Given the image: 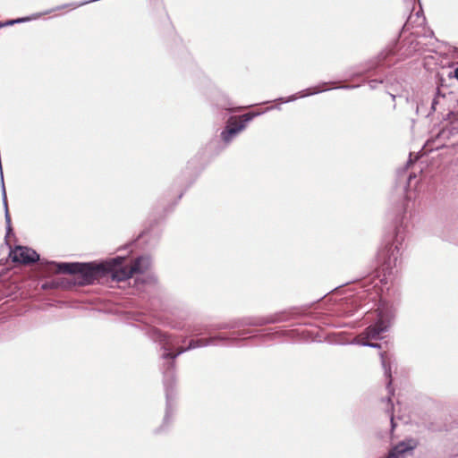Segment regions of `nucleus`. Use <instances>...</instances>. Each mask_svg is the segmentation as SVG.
<instances>
[{"label":"nucleus","instance_id":"2","mask_svg":"<svg viewBox=\"0 0 458 458\" xmlns=\"http://www.w3.org/2000/svg\"><path fill=\"white\" fill-rule=\"evenodd\" d=\"M149 338L155 343H158L161 348L164 350L161 357L166 360V368L164 369V386L165 389L166 397V411L165 415V421H166L172 412V398H173V388L175 383L174 371L176 358L166 357V352H173L172 350L175 348V344L178 343V337L176 335H168L163 333L159 329L153 327L148 331Z\"/></svg>","mask_w":458,"mask_h":458},{"label":"nucleus","instance_id":"23","mask_svg":"<svg viewBox=\"0 0 458 458\" xmlns=\"http://www.w3.org/2000/svg\"><path fill=\"white\" fill-rule=\"evenodd\" d=\"M438 96H440V90L439 89H437V97H438Z\"/></svg>","mask_w":458,"mask_h":458},{"label":"nucleus","instance_id":"20","mask_svg":"<svg viewBox=\"0 0 458 458\" xmlns=\"http://www.w3.org/2000/svg\"><path fill=\"white\" fill-rule=\"evenodd\" d=\"M380 282H384V284H387V280H386V277L385 276L384 279H381Z\"/></svg>","mask_w":458,"mask_h":458},{"label":"nucleus","instance_id":"21","mask_svg":"<svg viewBox=\"0 0 458 458\" xmlns=\"http://www.w3.org/2000/svg\"><path fill=\"white\" fill-rule=\"evenodd\" d=\"M412 177L413 176L411 174H410L409 177H408V182H410L412 179Z\"/></svg>","mask_w":458,"mask_h":458},{"label":"nucleus","instance_id":"25","mask_svg":"<svg viewBox=\"0 0 458 458\" xmlns=\"http://www.w3.org/2000/svg\"><path fill=\"white\" fill-rule=\"evenodd\" d=\"M61 8H62L61 6H58L55 10H60Z\"/></svg>","mask_w":458,"mask_h":458},{"label":"nucleus","instance_id":"19","mask_svg":"<svg viewBox=\"0 0 458 458\" xmlns=\"http://www.w3.org/2000/svg\"><path fill=\"white\" fill-rule=\"evenodd\" d=\"M454 76L458 80V67L454 71Z\"/></svg>","mask_w":458,"mask_h":458},{"label":"nucleus","instance_id":"7","mask_svg":"<svg viewBox=\"0 0 458 458\" xmlns=\"http://www.w3.org/2000/svg\"><path fill=\"white\" fill-rule=\"evenodd\" d=\"M281 319L276 316H271L268 318L258 317V318H243L241 319L233 320L228 323H223L216 327V329H231L237 328L246 326L261 327L267 324H274L280 322Z\"/></svg>","mask_w":458,"mask_h":458},{"label":"nucleus","instance_id":"24","mask_svg":"<svg viewBox=\"0 0 458 458\" xmlns=\"http://www.w3.org/2000/svg\"><path fill=\"white\" fill-rule=\"evenodd\" d=\"M390 95H391L392 98L394 100L395 95H394V94H390Z\"/></svg>","mask_w":458,"mask_h":458},{"label":"nucleus","instance_id":"8","mask_svg":"<svg viewBox=\"0 0 458 458\" xmlns=\"http://www.w3.org/2000/svg\"><path fill=\"white\" fill-rule=\"evenodd\" d=\"M217 340H224V338L221 337V336H214V337H209V338L191 339L189 342L188 346H186V347H178L176 349L175 352H166L165 356L166 357L177 358L179 355L182 354L185 352H188V351H191V350H194V349H198V348H201V347H206V346H208V345L216 344V342Z\"/></svg>","mask_w":458,"mask_h":458},{"label":"nucleus","instance_id":"5","mask_svg":"<svg viewBox=\"0 0 458 458\" xmlns=\"http://www.w3.org/2000/svg\"><path fill=\"white\" fill-rule=\"evenodd\" d=\"M120 261L116 262L114 271L112 273V280L116 282L124 281L133 275L143 274L151 266V259L148 256H140L135 259L130 267H122L123 257H119Z\"/></svg>","mask_w":458,"mask_h":458},{"label":"nucleus","instance_id":"6","mask_svg":"<svg viewBox=\"0 0 458 458\" xmlns=\"http://www.w3.org/2000/svg\"><path fill=\"white\" fill-rule=\"evenodd\" d=\"M258 114H244L240 117L241 121L238 122L236 118H230L227 122L225 129L221 132L223 141L227 145L232 140L246 127V124L252 120Z\"/></svg>","mask_w":458,"mask_h":458},{"label":"nucleus","instance_id":"14","mask_svg":"<svg viewBox=\"0 0 458 458\" xmlns=\"http://www.w3.org/2000/svg\"><path fill=\"white\" fill-rule=\"evenodd\" d=\"M39 16H40L39 14H36V15H34L32 17V19L38 18ZM30 20H31L30 17H24V18H19V19H15V20H9L6 22H4V24H0V27H2V26H11V25H13V24H16V23L29 21Z\"/></svg>","mask_w":458,"mask_h":458},{"label":"nucleus","instance_id":"17","mask_svg":"<svg viewBox=\"0 0 458 458\" xmlns=\"http://www.w3.org/2000/svg\"><path fill=\"white\" fill-rule=\"evenodd\" d=\"M191 332H192V334H193V335H199L201 334L200 332H199V329H197V328H193V329L191 330Z\"/></svg>","mask_w":458,"mask_h":458},{"label":"nucleus","instance_id":"13","mask_svg":"<svg viewBox=\"0 0 458 458\" xmlns=\"http://www.w3.org/2000/svg\"><path fill=\"white\" fill-rule=\"evenodd\" d=\"M395 43H391L377 56L378 63L385 61L389 55H394Z\"/></svg>","mask_w":458,"mask_h":458},{"label":"nucleus","instance_id":"4","mask_svg":"<svg viewBox=\"0 0 458 458\" xmlns=\"http://www.w3.org/2000/svg\"><path fill=\"white\" fill-rule=\"evenodd\" d=\"M377 320L375 324L368 327L365 331L360 335L358 344L370 348L380 349L381 344L372 343L370 340H378L381 335L386 332L393 324L395 311L392 307L381 303L377 309Z\"/></svg>","mask_w":458,"mask_h":458},{"label":"nucleus","instance_id":"18","mask_svg":"<svg viewBox=\"0 0 458 458\" xmlns=\"http://www.w3.org/2000/svg\"><path fill=\"white\" fill-rule=\"evenodd\" d=\"M437 98H434L433 101H432V109L435 110V106L437 105Z\"/></svg>","mask_w":458,"mask_h":458},{"label":"nucleus","instance_id":"11","mask_svg":"<svg viewBox=\"0 0 458 458\" xmlns=\"http://www.w3.org/2000/svg\"><path fill=\"white\" fill-rule=\"evenodd\" d=\"M380 359H381L382 367L385 370V375L388 378V382H387L388 392H389V394H393L394 392H393V389L391 388V385H392V374H391V365H390L391 357L386 352H384L380 353Z\"/></svg>","mask_w":458,"mask_h":458},{"label":"nucleus","instance_id":"22","mask_svg":"<svg viewBox=\"0 0 458 458\" xmlns=\"http://www.w3.org/2000/svg\"><path fill=\"white\" fill-rule=\"evenodd\" d=\"M341 88H343V89H344H344H350V88H352V87H351V86H342Z\"/></svg>","mask_w":458,"mask_h":458},{"label":"nucleus","instance_id":"16","mask_svg":"<svg viewBox=\"0 0 458 458\" xmlns=\"http://www.w3.org/2000/svg\"><path fill=\"white\" fill-rule=\"evenodd\" d=\"M379 83H382V81H377V80H371V81H369V88L373 89H376L377 84H379Z\"/></svg>","mask_w":458,"mask_h":458},{"label":"nucleus","instance_id":"1","mask_svg":"<svg viewBox=\"0 0 458 458\" xmlns=\"http://www.w3.org/2000/svg\"><path fill=\"white\" fill-rule=\"evenodd\" d=\"M120 258H114L102 263H56L50 262L51 266L56 267V272L61 274L77 275L79 284L82 285L92 284L95 281L103 277H111L114 271L116 262Z\"/></svg>","mask_w":458,"mask_h":458},{"label":"nucleus","instance_id":"3","mask_svg":"<svg viewBox=\"0 0 458 458\" xmlns=\"http://www.w3.org/2000/svg\"><path fill=\"white\" fill-rule=\"evenodd\" d=\"M405 237V227L403 221H400L395 225L393 234L386 239L385 246L377 253L378 261L382 264L384 270H389V275L392 273L393 267L397 266L403 250Z\"/></svg>","mask_w":458,"mask_h":458},{"label":"nucleus","instance_id":"12","mask_svg":"<svg viewBox=\"0 0 458 458\" xmlns=\"http://www.w3.org/2000/svg\"><path fill=\"white\" fill-rule=\"evenodd\" d=\"M326 90H327V89H320L319 87H316L313 89H307L302 91H300L298 94L292 95L288 98H280L278 100L283 103H288L296 100L298 98H305Z\"/></svg>","mask_w":458,"mask_h":458},{"label":"nucleus","instance_id":"15","mask_svg":"<svg viewBox=\"0 0 458 458\" xmlns=\"http://www.w3.org/2000/svg\"><path fill=\"white\" fill-rule=\"evenodd\" d=\"M387 403L390 404V409L387 410V413L389 414L390 416V421H391V427H392V429H394V428L395 427V424H394V414H393V410H394V407H393V403L391 402V397H387Z\"/></svg>","mask_w":458,"mask_h":458},{"label":"nucleus","instance_id":"9","mask_svg":"<svg viewBox=\"0 0 458 458\" xmlns=\"http://www.w3.org/2000/svg\"><path fill=\"white\" fill-rule=\"evenodd\" d=\"M10 257L13 262L22 264L34 263L39 259V255L34 250L23 246H16L11 250Z\"/></svg>","mask_w":458,"mask_h":458},{"label":"nucleus","instance_id":"10","mask_svg":"<svg viewBox=\"0 0 458 458\" xmlns=\"http://www.w3.org/2000/svg\"><path fill=\"white\" fill-rule=\"evenodd\" d=\"M417 446V441L413 438L405 439L392 447L386 458H404L407 453H411Z\"/></svg>","mask_w":458,"mask_h":458}]
</instances>
